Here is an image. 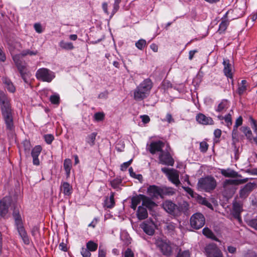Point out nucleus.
Listing matches in <instances>:
<instances>
[{
    "label": "nucleus",
    "instance_id": "obj_1",
    "mask_svg": "<svg viewBox=\"0 0 257 257\" xmlns=\"http://www.w3.org/2000/svg\"><path fill=\"white\" fill-rule=\"evenodd\" d=\"M0 103L2 115L6 124L7 128L10 131H12L14 125L11 107L9 99L3 92H0Z\"/></svg>",
    "mask_w": 257,
    "mask_h": 257
},
{
    "label": "nucleus",
    "instance_id": "obj_2",
    "mask_svg": "<svg viewBox=\"0 0 257 257\" xmlns=\"http://www.w3.org/2000/svg\"><path fill=\"white\" fill-rule=\"evenodd\" d=\"M152 87L153 83L151 79L144 80L134 90V99L136 101H141L147 98L149 95Z\"/></svg>",
    "mask_w": 257,
    "mask_h": 257
},
{
    "label": "nucleus",
    "instance_id": "obj_3",
    "mask_svg": "<svg viewBox=\"0 0 257 257\" xmlns=\"http://www.w3.org/2000/svg\"><path fill=\"white\" fill-rule=\"evenodd\" d=\"M27 54L32 55V52L28 51L27 53L22 52L21 54H16L13 56V60L17 66L19 71H20L22 77L24 81L27 83H29V81L27 80L26 78V75L24 73L26 69V64L23 61V57L26 56Z\"/></svg>",
    "mask_w": 257,
    "mask_h": 257
},
{
    "label": "nucleus",
    "instance_id": "obj_4",
    "mask_svg": "<svg viewBox=\"0 0 257 257\" xmlns=\"http://www.w3.org/2000/svg\"><path fill=\"white\" fill-rule=\"evenodd\" d=\"M197 186L199 189L209 192L215 188L216 181L213 177L207 176L199 180Z\"/></svg>",
    "mask_w": 257,
    "mask_h": 257
},
{
    "label": "nucleus",
    "instance_id": "obj_5",
    "mask_svg": "<svg viewBox=\"0 0 257 257\" xmlns=\"http://www.w3.org/2000/svg\"><path fill=\"white\" fill-rule=\"evenodd\" d=\"M155 244L163 255L170 256L172 253V247L169 240L158 238L156 239Z\"/></svg>",
    "mask_w": 257,
    "mask_h": 257
},
{
    "label": "nucleus",
    "instance_id": "obj_6",
    "mask_svg": "<svg viewBox=\"0 0 257 257\" xmlns=\"http://www.w3.org/2000/svg\"><path fill=\"white\" fill-rule=\"evenodd\" d=\"M13 216L15 221V224L17 226L18 231L26 244L29 243V240L26 235V232L23 225L22 219L19 212L15 210L13 213Z\"/></svg>",
    "mask_w": 257,
    "mask_h": 257
},
{
    "label": "nucleus",
    "instance_id": "obj_7",
    "mask_svg": "<svg viewBox=\"0 0 257 257\" xmlns=\"http://www.w3.org/2000/svg\"><path fill=\"white\" fill-rule=\"evenodd\" d=\"M161 170L166 174L169 180L176 186H178L181 184L179 179V173L178 171L173 168L169 169L165 167L162 168Z\"/></svg>",
    "mask_w": 257,
    "mask_h": 257
},
{
    "label": "nucleus",
    "instance_id": "obj_8",
    "mask_svg": "<svg viewBox=\"0 0 257 257\" xmlns=\"http://www.w3.org/2000/svg\"><path fill=\"white\" fill-rule=\"evenodd\" d=\"M36 76L38 79L50 82L55 78V75L54 73L49 69L43 68L37 71Z\"/></svg>",
    "mask_w": 257,
    "mask_h": 257
},
{
    "label": "nucleus",
    "instance_id": "obj_9",
    "mask_svg": "<svg viewBox=\"0 0 257 257\" xmlns=\"http://www.w3.org/2000/svg\"><path fill=\"white\" fill-rule=\"evenodd\" d=\"M190 222L191 226L192 228L195 229H199L204 226L205 219L202 213H196L192 215Z\"/></svg>",
    "mask_w": 257,
    "mask_h": 257
},
{
    "label": "nucleus",
    "instance_id": "obj_10",
    "mask_svg": "<svg viewBox=\"0 0 257 257\" xmlns=\"http://www.w3.org/2000/svg\"><path fill=\"white\" fill-rule=\"evenodd\" d=\"M204 250L207 257H223L221 250L214 243H210L206 244Z\"/></svg>",
    "mask_w": 257,
    "mask_h": 257
},
{
    "label": "nucleus",
    "instance_id": "obj_11",
    "mask_svg": "<svg viewBox=\"0 0 257 257\" xmlns=\"http://www.w3.org/2000/svg\"><path fill=\"white\" fill-rule=\"evenodd\" d=\"M140 226L143 231L149 235H152L155 232V224L151 220H147L144 221Z\"/></svg>",
    "mask_w": 257,
    "mask_h": 257
},
{
    "label": "nucleus",
    "instance_id": "obj_12",
    "mask_svg": "<svg viewBox=\"0 0 257 257\" xmlns=\"http://www.w3.org/2000/svg\"><path fill=\"white\" fill-rule=\"evenodd\" d=\"M159 161L161 164L168 166H173L174 161L168 152L162 151L159 155Z\"/></svg>",
    "mask_w": 257,
    "mask_h": 257
},
{
    "label": "nucleus",
    "instance_id": "obj_13",
    "mask_svg": "<svg viewBox=\"0 0 257 257\" xmlns=\"http://www.w3.org/2000/svg\"><path fill=\"white\" fill-rule=\"evenodd\" d=\"M163 208L169 213L173 215L178 214V206L173 202L166 200L163 203Z\"/></svg>",
    "mask_w": 257,
    "mask_h": 257
},
{
    "label": "nucleus",
    "instance_id": "obj_14",
    "mask_svg": "<svg viewBox=\"0 0 257 257\" xmlns=\"http://www.w3.org/2000/svg\"><path fill=\"white\" fill-rule=\"evenodd\" d=\"M241 181L238 180H226L223 183V190L226 194H232L233 193V185L238 184Z\"/></svg>",
    "mask_w": 257,
    "mask_h": 257
},
{
    "label": "nucleus",
    "instance_id": "obj_15",
    "mask_svg": "<svg viewBox=\"0 0 257 257\" xmlns=\"http://www.w3.org/2000/svg\"><path fill=\"white\" fill-rule=\"evenodd\" d=\"M164 146L165 144L161 141L153 142L149 146V150L152 154H155L156 152H158L161 153L163 151L162 149L164 147Z\"/></svg>",
    "mask_w": 257,
    "mask_h": 257
},
{
    "label": "nucleus",
    "instance_id": "obj_16",
    "mask_svg": "<svg viewBox=\"0 0 257 257\" xmlns=\"http://www.w3.org/2000/svg\"><path fill=\"white\" fill-rule=\"evenodd\" d=\"M148 194L152 199H158L161 197V187L156 185L150 186L147 189Z\"/></svg>",
    "mask_w": 257,
    "mask_h": 257
},
{
    "label": "nucleus",
    "instance_id": "obj_17",
    "mask_svg": "<svg viewBox=\"0 0 257 257\" xmlns=\"http://www.w3.org/2000/svg\"><path fill=\"white\" fill-rule=\"evenodd\" d=\"M10 205V200L8 197H4L0 201V217H4L6 215Z\"/></svg>",
    "mask_w": 257,
    "mask_h": 257
},
{
    "label": "nucleus",
    "instance_id": "obj_18",
    "mask_svg": "<svg viewBox=\"0 0 257 257\" xmlns=\"http://www.w3.org/2000/svg\"><path fill=\"white\" fill-rule=\"evenodd\" d=\"M196 119L198 123L203 125H212L214 123V121L211 117H207L201 113L196 115Z\"/></svg>",
    "mask_w": 257,
    "mask_h": 257
},
{
    "label": "nucleus",
    "instance_id": "obj_19",
    "mask_svg": "<svg viewBox=\"0 0 257 257\" xmlns=\"http://www.w3.org/2000/svg\"><path fill=\"white\" fill-rule=\"evenodd\" d=\"M254 185L251 183H247L239 191V197L241 198H246L252 191Z\"/></svg>",
    "mask_w": 257,
    "mask_h": 257
},
{
    "label": "nucleus",
    "instance_id": "obj_20",
    "mask_svg": "<svg viewBox=\"0 0 257 257\" xmlns=\"http://www.w3.org/2000/svg\"><path fill=\"white\" fill-rule=\"evenodd\" d=\"M242 210V204L240 202L235 201L233 203V215L239 221L241 220L240 213Z\"/></svg>",
    "mask_w": 257,
    "mask_h": 257
},
{
    "label": "nucleus",
    "instance_id": "obj_21",
    "mask_svg": "<svg viewBox=\"0 0 257 257\" xmlns=\"http://www.w3.org/2000/svg\"><path fill=\"white\" fill-rule=\"evenodd\" d=\"M42 150V147L40 145H37L33 148V165L41 166V162L38 158Z\"/></svg>",
    "mask_w": 257,
    "mask_h": 257
},
{
    "label": "nucleus",
    "instance_id": "obj_22",
    "mask_svg": "<svg viewBox=\"0 0 257 257\" xmlns=\"http://www.w3.org/2000/svg\"><path fill=\"white\" fill-rule=\"evenodd\" d=\"M161 198L164 196H172L175 194L176 190L174 188L169 187H161Z\"/></svg>",
    "mask_w": 257,
    "mask_h": 257
},
{
    "label": "nucleus",
    "instance_id": "obj_23",
    "mask_svg": "<svg viewBox=\"0 0 257 257\" xmlns=\"http://www.w3.org/2000/svg\"><path fill=\"white\" fill-rule=\"evenodd\" d=\"M144 197L142 205L146 207L149 209H151L157 206L155 202L152 200V198H149L145 195L142 196Z\"/></svg>",
    "mask_w": 257,
    "mask_h": 257
},
{
    "label": "nucleus",
    "instance_id": "obj_24",
    "mask_svg": "<svg viewBox=\"0 0 257 257\" xmlns=\"http://www.w3.org/2000/svg\"><path fill=\"white\" fill-rule=\"evenodd\" d=\"M137 215L139 220H143L147 218L148 214L146 208L140 206L138 207Z\"/></svg>",
    "mask_w": 257,
    "mask_h": 257
},
{
    "label": "nucleus",
    "instance_id": "obj_25",
    "mask_svg": "<svg viewBox=\"0 0 257 257\" xmlns=\"http://www.w3.org/2000/svg\"><path fill=\"white\" fill-rule=\"evenodd\" d=\"M224 65V74L229 78H231L232 74L231 72V64L229 63L228 60H224L223 62Z\"/></svg>",
    "mask_w": 257,
    "mask_h": 257
},
{
    "label": "nucleus",
    "instance_id": "obj_26",
    "mask_svg": "<svg viewBox=\"0 0 257 257\" xmlns=\"http://www.w3.org/2000/svg\"><path fill=\"white\" fill-rule=\"evenodd\" d=\"M203 234L207 237L212 239L216 241H220L215 236L213 232L208 227H205L202 230Z\"/></svg>",
    "mask_w": 257,
    "mask_h": 257
},
{
    "label": "nucleus",
    "instance_id": "obj_27",
    "mask_svg": "<svg viewBox=\"0 0 257 257\" xmlns=\"http://www.w3.org/2000/svg\"><path fill=\"white\" fill-rule=\"evenodd\" d=\"M61 190L65 195H69L72 193V187L67 182H63L61 186Z\"/></svg>",
    "mask_w": 257,
    "mask_h": 257
},
{
    "label": "nucleus",
    "instance_id": "obj_28",
    "mask_svg": "<svg viewBox=\"0 0 257 257\" xmlns=\"http://www.w3.org/2000/svg\"><path fill=\"white\" fill-rule=\"evenodd\" d=\"M23 146L26 156H32V150L31 142L29 140H25L23 142Z\"/></svg>",
    "mask_w": 257,
    "mask_h": 257
},
{
    "label": "nucleus",
    "instance_id": "obj_29",
    "mask_svg": "<svg viewBox=\"0 0 257 257\" xmlns=\"http://www.w3.org/2000/svg\"><path fill=\"white\" fill-rule=\"evenodd\" d=\"M221 173L222 175L226 177H236L237 176V173L230 169H227L226 170L225 169H222L221 171Z\"/></svg>",
    "mask_w": 257,
    "mask_h": 257
},
{
    "label": "nucleus",
    "instance_id": "obj_30",
    "mask_svg": "<svg viewBox=\"0 0 257 257\" xmlns=\"http://www.w3.org/2000/svg\"><path fill=\"white\" fill-rule=\"evenodd\" d=\"M178 214L182 212L185 214L188 213L189 210V204L186 201H183L182 203L179 204V206H178Z\"/></svg>",
    "mask_w": 257,
    "mask_h": 257
},
{
    "label": "nucleus",
    "instance_id": "obj_31",
    "mask_svg": "<svg viewBox=\"0 0 257 257\" xmlns=\"http://www.w3.org/2000/svg\"><path fill=\"white\" fill-rule=\"evenodd\" d=\"M97 133L93 132L89 135L86 138V142L91 146H93L95 144V141Z\"/></svg>",
    "mask_w": 257,
    "mask_h": 257
},
{
    "label": "nucleus",
    "instance_id": "obj_32",
    "mask_svg": "<svg viewBox=\"0 0 257 257\" xmlns=\"http://www.w3.org/2000/svg\"><path fill=\"white\" fill-rule=\"evenodd\" d=\"M71 161L69 159H66L64 161V168L67 176H69L71 169Z\"/></svg>",
    "mask_w": 257,
    "mask_h": 257
},
{
    "label": "nucleus",
    "instance_id": "obj_33",
    "mask_svg": "<svg viewBox=\"0 0 257 257\" xmlns=\"http://www.w3.org/2000/svg\"><path fill=\"white\" fill-rule=\"evenodd\" d=\"M60 47L65 50H72L74 49L73 45L71 42H66L64 41H61L59 43Z\"/></svg>",
    "mask_w": 257,
    "mask_h": 257
},
{
    "label": "nucleus",
    "instance_id": "obj_34",
    "mask_svg": "<svg viewBox=\"0 0 257 257\" xmlns=\"http://www.w3.org/2000/svg\"><path fill=\"white\" fill-rule=\"evenodd\" d=\"M114 195L112 193L109 198H106L105 201V206L109 208H112L114 205Z\"/></svg>",
    "mask_w": 257,
    "mask_h": 257
},
{
    "label": "nucleus",
    "instance_id": "obj_35",
    "mask_svg": "<svg viewBox=\"0 0 257 257\" xmlns=\"http://www.w3.org/2000/svg\"><path fill=\"white\" fill-rule=\"evenodd\" d=\"M4 83L5 84L7 89L11 92H14L15 91V87L10 80L5 79Z\"/></svg>",
    "mask_w": 257,
    "mask_h": 257
},
{
    "label": "nucleus",
    "instance_id": "obj_36",
    "mask_svg": "<svg viewBox=\"0 0 257 257\" xmlns=\"http://www.w3.org/2000/svg\"><path fill=\"white\" fill-rule=\"evenodd\" d=\"M228 102L226 100H223L218 105L216 110L218 112H222L227 108Z\"/></svg>",
    "mask_w": 257,
    "mask_h": 257
},
{
    "label": "nucleus",
    "instance_id": "obj_37",
    "mask_svg": "<svg viewBox=\"0 0 257 257\" xmlns=\"http://www.w3.org/2000/svg\"><path fill=\"white\" fill-rule=\"evenodd\" d=\"M247 82L245 80H241V84H239L238 88L237 89L238 93L239 95H241L246 90V84Z\"/></svg>",
    "mask_w": 257,
    "mask_h": 257
},
{
    "label": "nucleus",
    "instance_id": "obj_38",
    "mask_svg": "<svg viewBox=\"0 0 257 257\" xmlns=\"http://www.w3.org/2000/svg\"><path fill=\"white\" fill-rule=\"evenodd\" d=\"M228 24V22L227 20H224L222 21L219 25L218 32L220 34L224 32L226 29H227Z\"/></svg>",
    "mask_w": 257,
    "mask_h": 257
},
{
    "label": "nucleus",
    "instance_id": "obj_39",
    "mask_svg": "<svg viewBox=\"0 0 257 257\" xmlns=\"http://www.w3.org/2000/svg\"><path fill=\"white\" fill-rule=\"evenodd\" d=\"M241 131L248 140H251L252 138V133L248 127L243 126L241 127Z\"/></svg>",
    "mask_w": 257,
    "mask_h": 257
},
{
    "label": "nucleus",
    "instance_id": "obj_40",
    "mask_svg": "<svg viewBox=\"0 0 257 257\" xmlns=\"http://www.w3.org/2000/svg\"><path fill=\"white\" fill-rule=\"evenodd\" d=\"M98 245L97 243L92 241H89L86 244L87 248L90 251H94L97 248Z\"/></svg>",
    "mask_w": 257,
    "mask_h": 257
},
{
    "label": "nucleus",
    "instance_id": "obj_41",
    "mask_svg": "<svg viewBox=\"0 0 257 257\" xmlns=\"http://www.w3.org/2000/svg\"><path fill=\"white\" fill-rule=\"evenodd\" d=\"M144 195L140 194L139 195L133 197L132 198V203H134L135 205H138L141 201L143 202L144 197L142 196Z\"/></svg>",
    "mask_w": 257,
    "mask_h": 257
},
{
    "label": "nucleus",
    "instance_id": "obj_42",
    "mask_svg": "<svg viewBox=\"0 0 257 257\" xmlns=\"http://www.w3.org/2000/svg\"><path fill=\"white\" fill-rule=\"evenodd\" d=\"M136 46L140 50H143L147 45L146 41L144 39H140L136 44Z\"/></svg>",
    "mask_w": 257,
    "mask_h": 257
},
{
    "label": "nucleus",
    "instance_id": "obj_43",
    "mask_svg": "<svg viewBox=\"0 0 257 257\" xmlns=\"http://www.w3.org/2000/svg\"><path fill=\"white\" fill-rule=\"evenodd\" d=\"M165 228L168 230V231L172 233L175 229V224L172 222L167 223L165 224Z\"/></svg>",
    "mask_w": 257,
    "mask_h": 257
},
{
    "label": "nucleus",
    "instance_id": "obj_44",
    "mask_svg": "<svg viewBox=\"0 0 257 257\" xmlns=\"http://www.w3.org/2000/svg\"><path fill=\"white\" fill-rule=\"evenodd\" d=\"M45 141L47 144H51L54 140V137L52 134H46L44 136Z\"/></svg>",
    "mask_w": 257,
    "mask_h": 257
},
{
    "label": "nucleus",
    "instance_id": "obj_45",
    "mask_svg": "<svg viewBox=\"0 0 257 257\" xmlns=\"http://www.w3.org/2000/svg\"><path fill=\"white\" fill-rule=\"evenodd\" d=\"M104 113L103 112H96L94 115V118L97 121H102L104 118Z\"/></svg>",
    "mask_w": 257,
    "mask_h": 257
},
{
    "label": "nucleus",
    "instance_id": "obj_46",
    "mask_svg": "<svg viewBox=\"0 0 257 257\" xmlns=\"http://www.w3.org/2000/svg\"><path fill=\"white\" fill-rule=\"evenodd\" d=\"M198 201L201 204L205 205L209 208H212L211 204L205 198H203L200 196L198 198Z\"/></svg>",
    "mask_w": 257,
    "mask_h": 257
},
{
    "label": "nucleus",
    "instance_id": "obj_47",
    "mask_svg": "<svg viewBox=\"0 0 257 257\" xmlns=\"http://www.w3.org/2000/svg\"><path fill=\"white\" fill-rule=\"evenodd\" d=\"M121 180L120 179H115L110 182L112 187L116 189L118 186L121 183Z\"/></svg>",
    "mask_w": 257,
    "mask_h": 257
},
{
    "label": "nucleus",
    "instance_id": "obj_48",
    "mask_svg": "<svg viewBox=\"0 0 257 257\" xmlns=\"http://www.w3.org/2000/svg\"><path fill=\"white\" fill-rule=\"evenodd\" d=\"M128 171L131 177L138 180L142 179V176L141 174H136V173L134 172L132 167L129 168Z\"/></svg>",
    "mask_w": 257,
    "mask_h": 257
},
{
    "label": "nucleus",
    "instance_id": "obj_49",
    "mask_svg": "<svg viewBox=\"0 0 257 257\" xmlns=\"http://www.w3.org/2000/svg\"><path fill=\"white\" fill-rule=\"evenodd\" d=\"M59 96L58 95H53L50 97V100L53 104H58L59 103Z\"/></svg>",
    "mask_w": 257,
    "mask_h": 257
},
{
    "label": "nucleus",
    "instance_id": "obj_50",
    "mask_svg": "<svg viewBox=\"0 0 257 257\" xmlns=\"http://www.w3.org/2000/svg\"><path fill=\"white\" fill-rule=\"evenodd\" d=\"M208 145L205 142H202L200 143V150L201 152L205 153L208 150Z\"/></svg>",
    "mask_w": 257,
    "mask_h": 257
},
{
    "label": "nucleus",
    "instance_id": "obj_51",
    "mask_svg": "<svg viewBox=\"0 0 257 257\" xmlns=\"http://www.w3.org/2000/svg\"><path fill=\"white\" fill-rule=\"evenodd\" d=\"M81 254L83 257H90L91 255L90 251L87 248L84 247L81 248Z\"/></svg>",
    "mask_w": 257,
    "mask_h": 257
},
{
    "label": "nucleus",
    "instance_id": "obj_52",
    "mask_svg": "<svg viewBox=\"0 0 257 257\" xmlns=\"http://www.w3.org/2000/svg\"><path fill=\"white\" fill-rule=\"evenodd\" d=\"M34 27L35 31L39 34L42 33L44 29L40 23L35 24Z\"/></svg>",
    "mask_w": 257,
    "mask_h": 257
},
{
    "label": "nucleus",
    "instance_id": "obj_53",
    "mask_svg": "<svg viewBox=\"0 0 257 257\" xmlns=\"http://www.w3.org/2000/svg\"><path fill=\"white\" fill-rule=\"evenodd\" d=\"M224 119L228 127H230L232 125V120L231 114L229 113L224 116Z\"/></svg>",
    "mask_w": 257,
    "mask_h": 257
},
{
    "label": "nucleus",
    "instance_id": "obj_54",
    "mask_svg": "<svg viewBox=\"0 0 257 257\" xmlns=\"http://www.w3.org/2000/svg\"><path fill=\"white\" fill-rule=\"evenodd\" d=\"M132 161L133 160L131 159L128 161L123 163L121 165V170L122 171H125L128 166L131 164Z\"/></svg>",
    "mask_w": 257,
    "mask_h": 257
},
{
    "label": "nucleus",
    "instance_id": "obj_55",
    "mask_svg": "<svg viewBox=\"0 0 257 257\" xmlns=\"http://www.w3.org/2000/svg\"><path fill=\"white\" fill-rule=\"evenodd\" d=\"M248 225L257 230V218L256 219H252L248 222Z\"/></svg>",
    "mask_w": 257,
    "mask_h": 257
},
{
    "label": "nucleus",
    "instance_id": "obj_56",
    "mask_svg": "<svg viewBox=\"0 0 257 257\" xmlns=\"http://www.w3.org/2000/svg\"><path fill=\"white\" fill-rule=\"evenodd\" d=\"M162 120L164 121H166L168 123H172L174 122V119L173 118L172 115L169 113L167 114L166 118L162 119Z\"/></svg>",
    "mask_w": 257,
    "mask_h": 257
},
{
    "label": "nucleus",
    "instance_id": "obj_57",
    "mask_svg": "<svg viewBox=\"0 0 257 257\" xmlns=\"http://www.w3.org/2000/svg\"><path fill=\"white\" fill-rule=\"evenodd\" d=\"M124 257H134V253L130 248H127L124 252Z\"/></svg>",
    "mask_w": 257,
    "mask_h": 257
},
{
    "label": "nucleus",
    "instance_id": "obj_58",
    "mask_svg": "<svg viewBox=\"0 0 257 257\" xmlns=\"http://www.w3.org/2000/svg\"><path fill=\"white\" fill-rule=\"evenodd\" d=\"M177 257H190L189 252L188 251H184L179 252Z\"/></svg>",
    "mask_w": 257,
    "mask_h": 257
},
{
    "label": "nucleus",
    "instance_id": "obj_59",
    "mask_svg": "<svg viewBox=\"0 0 257 257\" xmlns=\"http://www.w3.org/2000/svg\"><path fill=\"white\" fill-rule=\"evenodd\" d=\"M242 118L241 116H240L236 119V120L235 121V125L233 126H234V127H238L239 126H240L242 124Z\"/></svg>",
    "mask_w": 257,
    "mask_h": 257
},
{
    "label": "nucleus",
    "instance_id": "obj_60",
    "mask_svg": "<svg viewBox=\"0 0 257 257\" xmlns=\"http://www.w3.org/2000/svg\"><path fill=\"white\" fill-rule=\"evenodd\" d=\"M183 189L187 192L190 195H191L192 197H193V190L188 187H184L182 186Z\"/></svg>",
    "mask_w": 257,
    "mask_h": 257
},
{
    "label": "nucleus",
    "instance_id": "obj_61",
    "mask_svg": "<svg viewBox=\"0 0 257 257\" xmlns=\"http://www.w3.org/2000/svg\"><path fill=\"white\" fill-rule=\"evenodd\" d=\"M142 121L144 123H147L150 121V118L148 115H143L141 116Z\"/></svg>",
    "mask_w": 257,
    "mask_h": 257
},
{
    "label": "nucleus",
    "instance_id": "obj_62",
    "mask_svg": "<svg viewBox=\"0 0 257 257\" xmlns=\"http://www.w3.org/2000/svg\"><path fill=\"white\" fill-rule=\"evenodd\" d=\"M120 0H115L114 3V10L113 13H115L119 8V4L120 3Z\"/></svg>",
    "mask_w": 257,
    "mask_h": 257
},
{
    "label": "nucleus",
    "instance_id": "obj_63",
    "mask_svg": "<svg viewBox=\"0 0 257 257\" xmlns=\"http://www.w3.org/2000/svg\"><path fill=\"white\" fill-rule=\"evenodd\" d=\"M221 135V131L219 129H216L214 132V136L217 138H219L220 137Z\"/></svg>",
    "mask_w": 257,
    "mask_h": 257
},
{
    "label": "nucleus",
    "instance_id": "obj_64",
    "mask_svg": "<svg viewBox=\"0 0 257 257\" xmlns=\"http://www.w3.org/2000/svg\"><path fill=\"white\" fill-rule=\"evenodd\" d=\"M105 251L100 249V247H99V251H98V257H105Z\"/></svg>",
    "mask_w": 257,
    "mask_h": 257
}]
</instances>
